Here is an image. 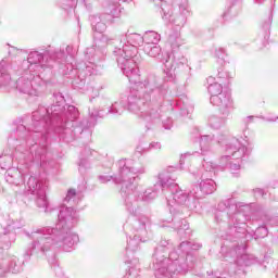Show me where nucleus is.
<instances>
[{"mask_svg": "<svg viewBox=\"0 0 278 278\" xmlns=\"http://www.w3.org/2000/svg\"><path fill=\"white\" fill-rule=\"evenodd\" d=\"M119 42L113 55L128 81L134 85L128 96L127 110L143 121L149 129L162 118L160 105L154 104L153 100L163 99L166 94V86L155 77L142 79L140 76L138 64L142 62V56L138 53V47L144 42L143 36L138 33H127L121 35Z\"/></svg>", "mask_w": 278, "mask_h": 278, "instance_id": "f257e3e1", "label": "nucleus"}, {"mask_svg": "<svg viewBox=\"0 0 278 278\" xmlns=\"http://www.w3.org/2000/svg\"><path fill=\"white\" fill-rule=\"evenodd\" d=\"M79 223V214L73 206L62 205L60 207L59 219L55 227H41L33 230L28 236L33 240L30 253H47L53 247H60L66 253L79 242V236L73 232V227Z\"/></svg>", "mask_w": 278, "mask_h": 278, "instance_id": "f03ea898", "label": "nucleus"}, {"mask_svg": "<svg viewBox=\"0 0 278 278\" xmlns=\"http://www.w3.org/2000/svg\"><path fill=\"white\" fill-rule=\"evenodd\" d=\"M192 249L197 251V249H201L200 244H193L188 241H184L179 245V251L182 253H187L186 260L184 257H179L177 252H170L169 257L166 258L162 256L159 250L154 253V275L156 278H170L173 275H186L188 270H192L194 268V257L188 254V251ZM188 262V263H186Z\"/></svg>", "mask_w": 278, "mask_h": 278, "instance_id": "7ed1b4c3", "label": "nucleus"}, {"mask_svg": "<svg viewBox=\"0 0 278 278\" xmlns=\"http://www.w3.org/2000/svg\"><path fill=\"white\" fill-rule=\"evenodd\" d=\"M161 1V14L165 23L172 24L173 33L169 35L168 42L172 49H179L184 45V38H181V29L186 25L188 12V0H177L178 9L173 10L172 0Z\"/></svg>", "mask_w": 278, "mask_h": 278, "instance_id": "20e7f679", "label": "nucleus"}, {"mask_svg": "<svg viewBox=\"0 0 278 278\" xmlns=\"http://www.w3.org/2000/svg\"><path fill=\"white\" fill-rule=\"evenodd\" d=\"M173 184H175V178H173V176H170L168 172H163L159 174V184L154 186L155 189L148 188L143 193L142 190L134 186L132 182L131 186H128V188H126V192L123 195L125 199L126 210L129 212V214H138L139 201H144L146 203H149V201H153V199L157 197V188L166 190V188H170Z\"/></svg>", "mask_w": 278, "mask_h": 278, "instance_id": "39448f33", "label": "nucleus"}, {"mask_svg": "<svg viewBox=\"0 0 278 278\" xmlns=\"http://www.w3.org/2000/svg\"><path fill=\"white\" fill-rule=\"evenodd\" d=\"M208 93L211 94L210 102L219 109L220 114L219 117L216 115L211 116L208 124L213 129H220L231 112H233V100H231V93L225 90L220 83L211 84Z\"/></svg>", "mask_w": 278, "mask_h": 278, "instance_id": "423d86ee", "label": "nucleus"}, {"mask_svg": "<svg viewBox=\"0 0 278 278\" xmlns=\"http://www.w3.org/2000/svg\"><path fill=\"white\" fill-rule=\"evenodd\" d=\"M118 174L113 178L112 176H99L101 184H108V181H114L121 187V192L124 195L127 192V188L131 186L139 175H144V166L135 162L131 159H122L117 162Z\"/></svg>", "mask_w": 278, "mask_h": 278, "instance_id": "0eeeda50", "label": "nucleus"}, {"mask_svg": "<svg viewBox=\"0 0 278 278\" xmlns=\"http://www.w3.org/2000/svg\"><path fill=\"white\" fill-rule=\"evenodd\" d=\"M43 112H47V116L40 117L38 119V116H40V112L36 111L33 113V121H34V127L35 131H42L47 128V125H51L55 118H60L61 123H64V125H68V121L73 123V121H77L79 116V111H77V108L74 105H68L66 109V112L62 114V105H52L51 108L43 110Z\"/></svg>", "mask_w": 278, "mask_h": 278, "instance_id": "6e6552de", "label": "nucleus"}, {"mask_svg": "<svg viewBox=\"0 0 278 278\" xmlns=\"http://www.w3.org/2000/svg\"><path fill=\"white\" fill-rule=\"evenodd\" d=\"M247 155V147L240 141L232 138L226 142L225 154L219 157L218 168H227L229 166L231 173L240 169V160Z\"/></svg>", "mask_w": 278, "mask_h": 278, "instance_id": "1a4fd4ad", "label": "nucleus"}, {"mask_svg": "<svg viewBox=\"0 0 278 278\" xmlns=\"http://www.w3.org/2000/svg\"><path fill=\"white\" fill-rule=\"evenodd\" d=\"M45 81L40 75L24 71L23 75L15 83V88L22 94L28 97H40L42 94V85Z\"/></svg>", "mask_w": 278, "mask_h": 278, "instance_id": "9d476101", "label": "nucleus"}, {"mask_svg": "<svg viewBox=\"0 0 278 278\" xmlns=\"http://www.w3.org/2000/svg\"><path fill=\"white\" fill-rule=\"evenodd\" d=\"M26 192L35 197L38 207H42L45 212H51L47 200V180L30 176L26 184Z\"/></svg>", "mask_w": 278, "mask_h": 278, "instance_id": "9b49d317", "label": "nucleus"}, {"mask_svg": "<svg viewBox=\"0 0 278 278\" xmlns=\"http://www.w3.org/2000/svg\"><path fill=\"white\" fill-rule=\"evenodd\" d=\"M176 188L175 192H172L170 195L166 197L167 205L169 206L170 214H175V205H186L188 210H197V205H199V200L193 195L192 191L190 193L177 188L175 182L172 185ZM169 186V188H172Z\"/></svg>", "mask_w": 278, "mask_h": 278, "instance_id": "f8f14e48", "label": "nucleus"}, {"mask_svg": "<svg viewBox=\"0 0 278 278\" xmlns=\"http://www.w3.org/2000/svg\"><path fill=\"white\" fill-rule=\"evenodd\" d=\"M121 16V4L118 2H114L112 4H109L106 7V14L99 15H92L90 17L91 25L93 31H97L98 34H103L108 26L105 23H112V18H118Z\"/></svg>", "mask_w": 278, "mask_h": 278, "instance_id": "ddd939ff", "label": "nucleus"}, {"mask_svg": "<svg viewBox=\"0 0 278 278\" xmlns=\"http://www.w3.org/2000/svg\"><path fill=\"white\" fill-rule=\"evenodd\" d=\"M49 66L51 65H49L47 54L42 55V53L38 51L30 52L27 60L22 63L23 71H28V73H33L35 75H40V73L46 68H49Z\"/></svg>", "mask_w": 278, "mask_h": 278, "instance_id": "4468645a", "label": "nucleus"}, {"mask_svg": "<svg viewBox=\"0 0 278 278\" xmlns=\"http://www.w3.org/2000/svg\"><path fill=\"white\" fill-rule=\"evenodd\" d=\"M147 223H149V218L147 217L134 219L132 227L136 235L132 239L130 238L128 240L126 251L136 252L140 249V242H147Z\"/></svg>", "mask_w": 278, "mask_h": 278, "instance_id": "2eb2a0df", "label": "nucleus"}, {"mask_svg": "<svg viewBox=\"0 0 278 278\" xmlns=\"http://www.w3.org/2000/svg\"><path fill=\"white\" fill-rule=\"evenodd\" d=\"M247 247H239L237 250H231L225 256L226 262H235L237 266H251V264H255L257 260L253 257L251 254H247Z\"/></svg>", "mask_w": 278, "mask_h": 278, "instance_id": "dca6fc26", "label": "nucleus"}, {"mask_svg": "<svg viewBox=\"0 0 278 278\" xmlns=\"http://www.w3.org/2000/svg\"><path fill=\"white\" fill-rule=\"evenodd\" d=\"M187 63L188 59H186V56L179 52H174L172 60L168 58V60H166L164 63V73L167 77L173 79V77H175V71H177V67Z\"/></svg>", "mask_w": 278, "mask_h": 278, "instance_id": "f3484780", "label": "nucleus"}, {"mask_svg": "<svg viewBox=\"0 0 278 278\" xmlns=\"http://www.w3.org/2000/svg\"><path fill=\"white\" fill-rule=\"evenodd\" d=\"M216 182L212 178L202 179L199 187L192 189L191 194L199 201L204 194H213Z\"/></svg>", "mask_w": 278, "mask_h": 278, "instance_id": "a211bd4d", "label": "nucleus"}, {"mask_svg": "<svg viewBox=\"0 0 278 278\" xmlns=\"http://www.w3.org/2000/svg\"><path fill=\"white\" fill-rule=\"evenodd\" d=\"M5 180L12 186H23L25 184V177L18 168H11L7 170Z\"/></svg>", "mask_w": 278, "mask_h": 278, "instance_id": "6ab92c4d", "label": "nucleus"}, {"mask_svg": "<svg viewBox=\"0 0 278 278\" xmlns=\"http://www.w3.org/2000/svg\"><path fill=\"white\" fill-rule=\"evenodd\" d=\"M0 86L8 88V90L14 88V83H12V78L8 73V63L5 61L0 62Z\"/></svg>", "mask_w": 278, "mask_h": 278, "instance_id": "aec40b11", "label": "nucleus"}, {"mask_svg": "<svg viewBox=\"0 0 278 278\" xmlns=\"http://www.w3.org/2000/svg\"><path fill=\"white\" fill-rule=\"evenodd\" d=\"M214 143V136L204 135L200 138V148L203 155L212 153V144Z\"/></svg>", "mask_w": 278, "mask_h": 278, "instance_id": "412c9836", "label": "nucleus"}, {"mask_svg": "<svg viewBox=\"0 0 278 278\" xmlns=\"http://www.w3.org/2000/svg\"><path fill=\"white\" fill-rule=\"evenodd\" d=\"M162 40V36L157 31L148 30L143 36L144 45L155 46Z\"/></svg>", "mask_w": 278, "mask_h": 278, "instance_id": "4be33fe9", "label": "nucleus"}, {"mask_svg": "<svg viewBox=\"0 0 278 278\" xmlns=\"http://www.w3.org/2000/svg\"><path fill=\"white\" fill-rule=\"evenodd\" d=\"M81 201V193H77L74 189H70L64 198V203L77 205Z\"/></svg>", "mask_w": 278, "mask_h": 278, "instance_id": "5701e85b", "label": "nucleus"}, {"mask_svg": "<svg viewBox=\"0 0 278 278\" xmlns=\"http://www.w3.org/2000/svg\"><path fill=\"white\" fill-rule=\"evenodd\" d=\"M143 51L146 55H149V58H160V55H162V47L157 45H144Z\"/></svg>", "mask_w": 278, "mask_h": 278, "instance_id": "b1692460", "label": "nucleus"}, {"mask_svg": "<svg viewBox=\"0 0 278 278\" xmlns=\"http://www.w3.org/2000/svg\"><path fill=\"white\" fill-rule=\"evenodd\" d=\"M14 162V159H12V155L4 154L0 156V167L3 170H12V164Z\"/></svg>", "mask_w": 278, "mask_h": 278, "instance_id": "393cba45", "label": "nucleus"}, {"mask_svg": "<svg viewBox=\"0 0 278 278\" xmlns=\"http://www.w3.org/2000/svg\"><path fill=\"white\" fill-rule=\"evenodd\" d=\"M129 270H128V277L127 278H138V275L140 273V263L138 260L130 261Z\"/></svg>", "mask_w": 278, "mask_h": 278, "instance_id": "a878e982", "label": "nucleus"}, {"mask_svg": "<svg viewBox=\"0 0 278 278\" xmlns=\"http://www.w3.org/2000/svg\"><path fill=\"white\" fill-rule=\"evenodd\" d=\"M202 166L204 168V170H206V173H211L215 175L216 170H218V165H216V163L210 161L208 157L203 159V163Z\"/></svg>", "mask_w": 278, "mask_h": 278, "instance_id": "bb28decb", "label": "nucleus"}, {"mask_svg": "<svg viewBox=\"0 0 278 278\" xmlns=\"http://www.w3.org/2000/svg\"><path fill=\"white\" fill-rule=\"evenodd\" d=\"M111 114H117L121 115L123 112H125V102L124 101H118L112 104L110 111Z\"/></svg>", "mask_w": 278, "mask_h": 278, "instance_id": "cd10ccee", "label": "nucleus"}, {"mask_svg": "<svg viewBox=\"0 0 278 278\" xmlns=\"http://www.w3.org/2000/svg\"><path fill=\"white\" fill-rule=\"evenodd\" d=\"M88 168H90V162H88L86 159H81L78 163L79 173H86Z\"/></svg>", "mask_w": 278, "mask_h": 278, "instance_id": "c85d7f7f", "label": "nucleus"}, {"mask_svg": "<svg viewBox=\"0 0 278 278\" xmlns=\"http://www.w3.org/2000/svg\"><path fill=\"white\" fill-rule=\"evenodd\" d=\"M256 238H266L268 236V228L266 226H261L255 230Z\"/></svg>", "mask_w": 278, "mask_h": 278, "instance_id": "c756f323", "label": "nucleus"}, {"mask_svg": "<svg viewBox=\"0 0 278 278\" xmlns=\"http://www.w3.org/2000/svg\"><path fill=\"white\" fill-rule=\"evenodd\" d=\"M226 53H225V49L223 48H217L215 50V58H217V60H219V62H224L225 58H226Z\"/></svg>", "mask_w": 278, "mask_h": 278, "instance_id": "7c9ffc66", "label": "nucleus"}, {"mask_svg": "<svg viewBox=\"0 0 278 278\" xmlns=\"http://www.w3.org/2000/svg\"><path fill=\"white\" fill-rule=\"evenodd\" d=\"M160 149H162V143L152 142L150 143L149 148L146 149V151H160Z\"/></svg>", "mask_w": 278, "mask_h": 278, "instance_id": "2f4dec72", "label": "nucleus"}, {"mask_svg": "<svg viewBox=\"0 0 278 278\" xmlns=\"http://www.w3.org/2000/svg\"><path fill=\"white\" fill-rule=\"evenodd\" d=\"M89 115H90V117L91 118H97V117H101V116H103V114H101V112H99L98 110H96V109H90L89 110Z\"/></svg>", "mask_w": 278, "mask_h": 278, "instance_id": "473e14b6", "label": "nucleus"}, {"mask_svg": "<svg viewBox=\"0 0 278 278\" xmlns=\"http://www.w3.org/2000/svg\"><path fill=\"white\" fill-rule=\"evenodd\" d=\"M241 225V226H238ZM235 229L236 231H239L238 229H242V233H244V231H247V224L245 223H236L235 224Z\"/></svg>", "mask_w": 278, "mask_h": 278, "instance_id": "72a5a7b5", "label": "nucleus"}, {"mask_svg": "<svg viewBox=\"0 0 278 278\" xmlns=\"http://www.w3.org/2000/svg\"><path fill=\"white\" fill-rule=\"evenodd\" d=\"M18 53H23V50H20L18 48H15V47H11L9 50L10 55H16Z\"/></svg>", "mask_w": 278, "mask_h": 278, "instance_id": "f704fd0d", "label": "nucleus"}, {"mask_svg": "<svg viewBox=\"0 0 278 278\" xmlns=\"http://www.w3.org/2000/svg\"><path fill=\"white\" fill-rule=\"evenodd\" d=\"M94 51H96L94 48H88L86 51V59L90 60V58H92L94 55Z\"/></svg>", "mask_w": 278, "mask_h": 278, "instance_id": "c9c22d12", "label": "nucleus"}, {"mask_svg": "<svg viewBox=\"0 0 278 278\" xmlns=\"http://www.w3.org/2000/svg\"><path fill=\"white\" fill-rule=\"evenodd\" d=\"M9 271L10 273H13L14 275H16V273H21V268H18L17 266H16V264H14V266H10L9 267Z\"/></svg>", "mask_w": 278, "mask_h": 278, "instance_id": "e433bc0d", "label": "nucleus"}, {"mask_svg": "<svg viewBox=\"0 0 278 278\" xmlns=\"http://www.w3.org/2000/svg\"><path fill=\"white\" fill-rule=\"evenodd\" d=\"M40 166L43 168V170H46V168L49 166V163L45 160V156H41Z\"/></svg>", "mask_w": 278, "mask_h": 278, "instance_id": "4c0bfd02", "label": "nucleus"}, {"mask_svg": "<svg viewBox=\"0 0 278 278\" xmlns=\"http://www.w3.org/2000/svg\"><path fill=\"white\" fill-rule=\"evenodd\" d=\"M186 157H190V153H185L180 156V161H179L180 166H184V162L186 161Z\"/></svg>", "mask_w": 278, "mask_h": 278, "instance_id": "58836bf2", "label": "nucleus"}, {"mask_svg": "<svg viewBox=\"0 0 278 278\" xmlns=\"http://www.w3.org/2000/svg\"><path fill=\"white\" fill-rule=\"evenodd\" d=\"M61 3L62 5H64V3H67V5L73 8V5H75V0H61Z\"/></svg>", "mask_w": 278, "mask_h": 278, "instance_id": "ea45409f", "label": "nucleus"}, {"mask_svg": "<svg viewBox=\"0 0 278 278\" xmlns=\"http://www.w3.org/2000/svg\"><path fill=\"white\" fill-rule=\"evenodd\" d=\"M256 197H264V189H256L254 190Z\"/></svg>", "mask_w": 278, "mask_h": 278, "instance_id": "a19ab883", "label": "nucleus"}, {"mask_svg": "<svg viewBox=\"0 0 278 278\" xmlns=\"http://www.w3.org/2000/svg\"><path fill=\"white\" fill-rule=\"evenodd\" d=\"M266 121H267L268 123H275V122L278 121V116H276V117H267Z\"/></svg>", "mask_w": 278, "mask_h": 278, "instance_id": "79ce46f5", "label": "nucleus"}, {"mask_svg": "<svg viewBox=\"0 0 278 278\" xmlns=\"http://www.w3.org/2000/svg\"><path fill=\"white\" fill-rule=\"evenodd\" d=\"M225 77H227V74H224L223 72L218 73V78L219 79H225Z\"/></svg>", "mask_w": 278, "mask_h": 278, "instance_id": "37998d69", "label": "nucleus"}, {"mask_svg": "<svg viewBox=\"0 0 278 278\" xmlns=\"http://www.w3.org/2000/svg\"><path fill=\"white\" fill-rule=\"evenodd\" d=\"M236 218H237V219L242 218V213H237V214H236Z\"/></svg>", "mask_w": 278, "mask_h": 278, "instance_id": "c03bdc74", "label": "nucleus"}, {"mask_svg": "<svg viewBox=\"0 0 278 278\" xmlns=\"http://www.w3.org/2000/svg\"><path fill=\"white\" fill-rule=\"evenodd\" d=\"M101 40H102L103 42H105V40H108V38L105 37V35H102Z\"/></svg>", "mask_w": 278, "mask_h": 278, "instance_id": "a18cd8bd", "label": "nucleus"}, {"mask_svg": "<svg viewBox=\"0 0 278 278\" xmlns=\"http://www.w3.org/2000/svg\"><path fill=\"white\" fill-rule=\"evenodd\" d=\"M58 56H59V58L64 56V52H59V53H58Z\"/></svg>", "mask_w": 278, "mask_h": 278, "instance_id": "49530a36", "label": "nucleus"}, {"mask_svg": "<svg viewBox=\"0 0 278 278\" xmlns=\"http://www.w3.org/2000/svg\"><path fill=\"white\" fill-rule=\"evenodd\" d=\"M269 225H275V218L269 220Z\"/></svg>", "mask_w": 278, "mask_h": 278, "instance_id": "de8ad7c7", "label": "nucleus"}, {"mask_svg": "<svg viewBox=\"0 0 278 278\" xmlns=\"http://www.w3.org/2000/svg\"><path fill=\"white\" fill-rule=\"evenodd\" d=\"M178 229H188V226L185 224L184 227H180Z\"/></svg>", "mask_w": 278, "mask_h": 278, "instance_id": "09e8293b", "label": "nucleus"}, {"mask_svg": "<svg viewBox=\"0 0 278 278\" xmlns=\"http://www.w3.org/2000/svg\"><path fill=\"white\" fill-rule=\"evenodd\" d=\"M264 0H255V3L261 4Z\"/></svg>", "mask_w": 278, "mask_h": 278, "instance_id": "8fccbe9b", "label": "nucleus"}, {"mask_svg": "<svg viewBox=\"0 0 278 278\" xmlns=\"http://www.w3.org/2000/svg\"><path fill=\"white\" fill-rule=\"evenodd\" d=\"M26 144H28V147H31V143H29V140L26 141Z\"/></svg>", "mask_w": 278, "mask_h": 278, "instance_id": "3c124183", "label": "nucleus"}, {"mask_svg": "<svg viewBox=\"0 0 278 278\" xmlns=\"http://www.w3.org/2000/svg\"><path fill=\"white\" fill-rule=\"evenodd\" d=\"M18 129H25V126H20Z\"/></svg>", "mask_w": 278, "mask_h": 278, "instance_id": "603ef678", "label": "nucleus"}, {"mask_svg": "<svg viewBox=\"0 0 278 278\" xmlns=\"http://www.w3.org/2000/svg\"><path fill=\"white\" fill-rule=\"evenodd\" d=\"M217 142H218V143H220V142H223V140H220V139H217Z\"/></svg>", "mask_w": 278, "mask_h": 278, "instance_id": "864d4df0", "label": "nucleus"}, {"mask_svg": "<svg viewBox=\"0 0 278 278\" xmlns=\"http://www.w3.org/2000/svg\"><path fill=\"white\" fill-rule=\"evenodd\" d=\"M137 151H139V153H142V151H140V148H137Z\"/></svg>", "mask_w": 278, "mask_h": 278, "instance_id": "5fc2aeb1", "label": "nucleus"}, {"mask_svg": "<svg viewBox=\"0 0 278 278\" xmlns=\"http://www.w3.org/2000/svg\"><path fill=\"white\" fill-rule=\"evenodd\" d=\"M248 118L252 119V118H253V116H249Z\"/></svg>", "mask_w": 278, "mask_h": 278, "instance_id": "6e6d98bb", "label": "nucleus"}, {"mask_svg": "<svg viewBox=\"0 0 278 278\" xmlns=\"http://www.w3.org/2000/svg\"><path fill=\"white\" fill-rule=\"evenodd\" d=\"M218 278H225V276H220V277H218Z\"/></svg>", "mask_w": 278, "mask_h": 278, "instance_id": "4d7b16f0", "label": "nucleus"}, {"mask_svg": "<svg viewBox=\"0 0 278 278\" xmlns=\"http://www.w3.org/2000/svg\"><path fill=\"white\" fill-rule=\"evenodd\" d=\"M202 179H207V178H204V176H202Z\"/></svg>", "mask_w": 278, "mask_h": 278, "instance_id": "13d9d810", "label": "nucleus"}, {"mask_svg": "<svg viewBox=\"0 0 278 278\" xmlns=\"http://www.w3.org/2000/svg\"><path fill=\"white\" fill-rule=\"evenodd\" d=\"M122 1H125V0H122Z\"/></svg>", "mask_w": 278, "mask_h": 278, "instance_id": "bf43d9fd", "label": "nucleus"}, {"mask_svg": "<svg viewBox=\"0 0 278 278\" xmlns=\"http://www.w3.org/2000/svg\"><path fill=\"white\" fill-rule=\"evenodd\" d=\"M0 275H1V271H0Z\"/></svg>", "mask_w": 278, "mask_h": 278, "instance_id": "052dcab7", "label": "nucleus"}, {"mask_svg": "<svg viewBox=\"0 0 278 278\" xmlns=\"http://www.w3.org/2000/svg\"><path fill=\"white\" fill-rule=\"evenodd\" d=\"M277 278H278V275H277Z\"/></svg>", "mask_w": 278, "mask_h": 278, "instance_id": "680f3d73", "label": "nucleus"}]
</instances>
